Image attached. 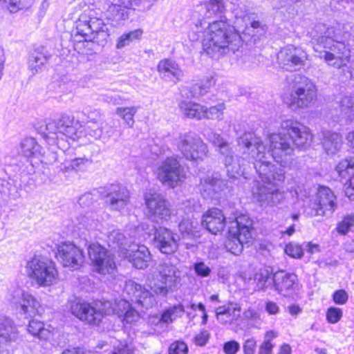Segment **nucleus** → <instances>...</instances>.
I'll return each instance as SVG.
<instances>
[{
	"label": "nucleus",
	"mask_w": 354,
	"mask_h": 354,
	"mask_svg": "<svg viewBox=\"0 0 354 354\" xmlns=\"http://www.w3.org/2000/svg\"><path fill=\"white\" fill-rule=\"evenodd\" d=\"M201 6L205 8L203 15L205 18H211L214 16L221 17V15L225 10L223 0H205L203 4Z\"/></svg>",
	"instance_id": "obj_36"
},
{
	"label": "nucleus",
	"mask_w": 354,
	"mask_h": 354,
	"mask_svg": "<svg viewBox=\"0 0 354 354\" xmlns=\"http://www.w3.org/2000/svg\"><path fill=\"white\" fill-rule=\"evenodd\" d=\"M15 322L6 317H0V354H10L12 343L19 340Z\"/></svg>",
	"instance_id": "obj_20"
},
{
	"label": "nucleus",
	"mask_w": 354,
	"mask_h": 354,
	"mask_svg": "<svg viewBox=\"0 0 354 354\" xmlns=\"http://www.w3.org/2000/svg\"><path fill=\"white\" fill-rule=\"evenodd\" d=\"M242 220V216L236 217L230 223L229 238L225 243V248L234 255H240L243 250V242L240 239L241 232L243 230Z\"/></svg>",
	"instance_id": "obj_24"
},
{
	"label": "nucleus",
	"mask_w": 354,
	"mask_h": 354,
	"mask_svg": "<svg viewBox=\"0 0 354 354\" xmlns=\"http://www.w3.org/2000/svg\"><path fill=\"white\" fill-rule=\"evenodd\" d=\"M212 78L210 80H208L205 84H203L201 83H197L192 85L190 88L191 96L193 97H198L200 96H203L208 92L209 87L212 84Z\"/></svg>",
	"instance_id": "obj_46"
},
{
	"label": "nucleus",
	"mask_w": 354,
	"mask_h": 354,
	"mask_svg": "<svg viewBox=\"0 0 354 354\" xmlns=\"http://www.w3.org/2000/svg\"><path fill=\"white\" fill-rule=\"evenodd\" d=\"M108 31H109V29H108L107 26L106 27V28L101 29V30L94 33L91 36V41H93V42H97V43L103 42V41H106L107 37L109 35V34L108 33Z\"/></svg>",
	"instance_id": "obj_64"
},
{
	"label": "nucleus",
	"mask_w": 354,
	"mask_h": 354,
	"mask_svg": "<svg viewBox=\"0 0 354 354\" xmlns=\"http://www.w3.org/2000/svg\"><path fill=\"white\" fill-rule=\"evenodd\" d=\"M137 110L138 109L135 106L118 107L116 109L115 113L122 118L128 127H132L134 124L133 117Z\"/></svg>",
	"instance_id": "obj_44"
},
{
	"label": "nucleus",
	"mask_w": 354,
	"mask_h": 354,
	"mask_svg": "<svg viewBox=\"0 0 354 354\" xmlns=\"http://www.w3.org/2000/svg\"><path fill=\"white\" fill-rule=\"evenodd\" d=\"M322 143L326 153L333 155L340 149L342 140L339 133L327 131L324 133Z\"/></svg>",
	"instance_id": "obj_34"
},
{
	"label": "nucleus",
	"mask_w": 354,
	"mask_h": 354,
	"mask_svg": "<svg viewBox=\"0 0 354 354\" xmlns=\"http://www.w3.org/2000/svg\"><path fill=\"white\" fill-rule=\"evenodd\" d=\"M312 139L306 127L292 120H283L279 132L269 137L271 156L277 162L290 164L292 160L293 146L306 149L310 146Z\"/></svg>",
	"instance_id": "obj_2"
},
{
	"label": "nucleus",
	"mask_w": 354,
	"mask_h": 354,
	"mask_svg": "<svg viewBox=\"0 0 354 354\" xmlns=\"http://www.w3.org/2000/svg\"><path fill=\"white\" fill-rule=\"evenodd\" d=\"M259 317V315L257 310L248 308L247 310H245V321L248 320V326H255Z\"/></svg>",
	"instance_id": "obj_59"
},
{
	"label": "nucleus",
	"mask_w": 354,
	"mask_h": 354,
	"mask_svg": "<svg viewBox=\"0 0 354 354\" xmlns=\"http://www.w3.org/2000/svg\"><path fill=\"white\" fill-rule=\"evenodd\" d=\"M335 200L336 197L330 189L324 186L319 187L316 202L311 205L308 214L312 216L331 215L337 207Z\"/></svg>",
	"instance_id": "obj_17"
},
{
	"label": "nucleus",
	"mask_w": 354,
	"mask_h": 354,
	"mask_svg": "<svg viewBox=\"0 0 354 354\" xmlns=\"http://www.w3.org/2000/svg\"><path fill=\"white\" fill-rule=\"evenodd\" d=\"M315 31L320 35L317 37V46L328 48L332 52L324 51L323 57L325 61L335 68H340L346 66L350 58V46L348 42L351 35L340 27H326L319 24L315 26Z\"/></svg>",
	"instance_id": "obj_3"
},
{
	"label": "nucleus",
	"mask_w": 354,
	"mask_h": 354,
	"mask_svg": "<svg viewBox=\"0 0 354 354\" xmlns=\"http://www.w3.org/2000/svg\"><path fill=\"white\" fill-rule=\"evenodd\" d=\"M252 135L245 132V153H248V161L252 165L262 183L256 181L252 192L261 206H274L284 198L277 186L285 179L284 167L287 164L279 162L277 166L268 160L266 147L259 138H253Z\"/></svg>",
	"instance_id": "obj_1"
},
{
	"label": "nucleus",
	"mask_w": 354,
	"mask_h": 354,
	"mask_svg": "<svg viewBox=\"0 0 354 354\" xmlns=\"http://www.w3.org/2000/svg\"><path fill=\"white\" fill-rule=\"evenodd\" d=\"M192 266L197 277L205 278L209 277L212 273V268L203 261H196Z\"/></svg>",
	"instance_id": "obj_49"
},
{
	"label": "nucleus",
	"mask_w": 354,
	"mask_h": 354,
	"mask_svg": "<svg viewBox=\"0 0 354 354\" xmlns=\"http://www.w3.org/2000/svg\"><path fill=\"white\" fill-rule=\"evenodd\" d=\"M336 171L342 176H344V173L354 174V160L347 158L342 160L337 165Z\"/></svg>",
	"instance_id": "obj_47"
},
{
	"label": "nucleus",
	"mask_w": 354,
	"mask_h": 354,
	"mask_svg": "<svg viewBox=\"0 0 354 354\" xmlns=\"http://www.w3.org/2000/svg\"><path fill=\"white\" fill-rule=\"evenodd\" d=\"M92 160L86 158H77L69 162L61 164L60 170L66 172L69 170H84L86 167L91 165Z\"/></svg>",
	"instance_id": "obj_40"
},
{
	"label": "nucleus",
	"mask_w": 354,
	"mask_h": 354,
	"mask_svg": "<svg viewBox=\"0 0 354 354\" xmlns=\"http://www.w3.org/2000/svg\"><path fill=\"white\" fill-rule=\"evenodd\" d=\"M209 338V332L206 330H203L194 337V342L198 346H204L206 345Z\"/></svg>",
	"instance_id": "obj_61"
},
{
	"label": "nucleus",
	"mask_w": 354,
	"mask_h": 354,
	"mask_svg": "<svg viewBox=\"0 0 354 354\" xmlns=\"http://www.w3.org/2000/svg\"><path fill=\"white\" fill-rule=\"evenodd\" d=\"M145 233L153 236L152 242L155 248L165 254H172L178 248V236L169 229L155 225H142Z\"/></svg>",
	"instance_id": "obj_9"
},
{
	"label": "nucleus",
	"mask_w": 354,
	"mask_h": 354,
	"mask_svg": "<svg viewBox=\"0 0 354 354\" xmlns=\"http://www.w3.org/2000/svg\"><path fill=\"white\" fill-rule=\"evenodd\" d=\"M225 187V182L218 174L201 179L200 190L205 198H214Z\"/></svg>",
	"instance_id": "obj_29"
},
{
	"label": "nucleus",
	"mask_w": 354,
	"mask_h": 354,
	"mask_svg": "<svg viewBox=\"0 0 354 354\" xmlns=\"http://www.w3.org/2000/svg\"><path fill=\"white\" fill-rule=\"evenodd\" d=\"M20 149L22 155L26 158L35 157L41 153V146L32 138H26L21 140Z\"/></svg>",
	"instance_id": "obj_38"
},
{
	"label": "nucleus",
	"mask_w": 354,
	"mask_h": 354,
	"mask_svg": "<svg viewBox=\"0 0 354 354\" xmlns=\"http://www.w3.org/2000/svg\"><path fill=\"white\" fill-rule=\"evenodd\" d=\"M177 147L183 156L190 160H203L207 153V146L194 132H188L179 137Z\"/></svg>",
	"instance_id": "obj_11"
},
{
	"label": "nucleus",
	"mask_w": 354,
	"mask_h": 354,
	"mask_svg": "<svg viewBox=\"0 0 354 354\" xmlns=\"http://www.w3.org/2000/svg\"><path fill=\"white\" fill-rule=\"evenodd\" d=\"M207 24V32L203 46L208 55L224 54L227 50L235 53L242 48L241 37L234 26L222 19Z\"/></svg>",
	"instance_id": "obj_4"
},
{
	"label": "nucleus",
	"mask_w": 354,
	"mask_h": 354,
	"mask_svg": "<svg viewBox=\"0 0 354 354\" xmlns=\"http://www.w3.org/2000/svg\"><path fill=\"white\" fill-rule=\"evenodd\" d=\"M145 214L151 222L160 225L170 219L171 212L169 203L161 194L147 191L144 195Z\"/></svg>",
	"instance_id": "obj_8"
},
{
	"label": "nucleus",
	"mask_w": 354,
	"mask_h": 354,
	"mask_svg": "<svg viewBox=\"0 0 354 354\" xmlns=\"http://www.w3.org/2000/svg\"><path fill=\"white\" fill-rule=\"evenodd\" d=\"M343 315L342 310L337 307H330L326 311V320L330 324H336L342 318Z\"/></svg>",
	"instance_id": "obj_54"
},
{
	"label": "nucleus",
	"mask_w": 354,
	"mask_h": 354,
	"mask_svg": "<svg viewBox=\"0 0 354 354\" xmlns=\"http://www.w3.org/2000/svg\"><path fill=\"white\" fill-rule=\"evenodd\" d=\"M245 217L246 215L245 214ZM245 244L250 242L248 241V239H253L256 236V230L253 227V221L248 218H245Z\"/></svg>",
	"instance_id": "obj_56"
},
{
	"label": "nucleus",
	"mask_w": 354,
	"mask_h": 354,
	"mask_svg": "<svg viewBox=\"0 0 354 354\" xmlns=\"http://www.w3.org/2000/svg\"><path fill=\"white\" fill-rule=\"evenodd\" d=\"M55 257L64 267L78 269L84 260L82 249L71 242H62L56 245Z\"/></svg>",
	"instance_id": "obj_15"
},
{
	"label": "nucleus",
	"mask_w": 354,
	"mask_h": 354,
	"mask_svg": "<svg viewBox=\"0 0 354 354\" xmlns=\"http://www.w3.org/2000/svg\"><path fill=\"white\" fill-rule=\"evenodd\" d=\"M138 0H109L110 5L106 10V16L108 20L115 21L118 24L129 19V10H135Z\"/></svg>",
	"instance_id": "obj_22"
},
{
	"label": "nucleus",
	"mask_w": 354,
	"mask_h": 354,
	"mask_svg": "<svg viewBox=\"0 0 354 354\" xmlns=\"http://www.w3.org/2000/svg\"><path fill=\"white\" fill-rule=\"evenodd\" d=\"M100 189L101 196L106 198L105 202L111 210L120 211L129 203V192L120 184H111Z\"/></svg>",
	"instance_id": "obj_16"
},
{
	"label": "nucleus",
	"mask_w": 354,
	"mask_h": 354,
	"mask_svg": "<svg viewBox=\"0 0 354 354\" xmlns=\"http://www.w3.org/2000/svg\"><path fill=\"white\" fill-rule=\"evenodd\" d=\"M220 153L225 156V165L230 178H238L239 176H243V169L239 164L236 162V160L232 155L231 149L227 142L218 147Z\"/></svg>",
	"instance_id": "obj_30"
},
{
	"label": "nucleus",
	"mask_w": 354,
	"mask_h": 354,
	"mask_svg": "<svg viewBox=\"0 0 354 354\" xmlns=\"http://www.w3.org/2000/svg\"><path fill=\"white\" fill-rule=\"evenodd\" d=\"M106 25L100 18L90 17L88 20V28L91 30L92 35L99 32L101 29L106 28Z\"/></svg>",
	"instance_id": "obj_58"
},
{
	"label": "nucleus",
	"mask_w": 354,
	"mask_h": 354,
	"mask_svg": "<svg viewBox=\"0 0 354 354\" xmlns=\"http://www.w3.org/2000/svg\"><path fill=\"white\" fill-rule=\"evenodd\" d=\"M69 308L72 315L82 322L90 325H98L100 323V314L95 313L94 306L80 298L71 300Z\"/></svg>",
	"instance_id": "obj_19"
},
{
	"label": "nucleus",
	"mask_w": 354,
	"mask_h": 354,
	"mask_svg": "<svg viewBox=\"0 0 354 354\" xmlns=\"http://www.w3.org/2000/svg\"><path fill=\"white\" fill-rule=\"evenodd\" d=\"M77 32L79 35L84 37L85 41L91 40L92 32L88 28V21H80V23L77 26Z\"/></svg>",
	"instance_id": "obj_55"
},
{
	"label": "nucleus",
	"mask_w": 354,
	"mask_h": 354,
	"mask_svg": "<svg viewBox=\"0 0 354 354\" xmlns=\"http://www.w3.org/2000/svg\"><path fill=\"white\" fill-rule=\"evenodd\" d=\"M180 281V272L169 261L160 263L152 274L150 288L157 296L166 297L174 292Z\"/></svg>",
	"instance_id": "obj_5"
},
{
	"label": "nucleus",
	"mask_w": 354,
	"mask_h": 354,
	"mask_svg": "<svg viewBox=\"0 0 354 354\" xmlns=\"http://www.w3.org/2000/svg\"><path fill=\"white\" fill-rule=\"evenodd\" d=\"M95 313H100L101 315L100 322L104 315H111L115 312V304L105 299L97 300L94 304Z\"/></svg>",
	"instance_id": "obj_43"
},
{
	"label": "nucleus",
	"mask_w": 354,
	"mask_h": 354,
	"mask_svg": "<svg viewBox=\"0 0 354 354\" xmlns=\"http://www.w3.org/2000/svg\"><path fill=\"white\" fill-rule=\"evenodd\" d=\"M77 125L78 123L75 121L73 116L63 114L59 119L47 122L45 125L46 132L44 133L47 138L53 140L58 139L62 136L74 139Z\"/></svg>",
	"instance_id": "obj_13"
},
{
	"label": "nucleus",
	"mask_w": 354,
	"mask_h": 354,
	"mask_svg": "<svg viewBox=\"0 0 354 354\" xmlns=\"http://www.w3.org/2000/svg\"><path fill=\"white\" fill-rule=\"evenodd\" d=\"M95 118L88 116L89 120L86 123V132L88 135L95 140L100 139L102 135V122L98 112L92 113Z\"/></svg>",
	"instance_id": "obj_37"
},
{
	"label": "nucleus",
	"mask_w": 354,
	"mask_h": 354,
	"mask_svg": "<svg viewBox=\"0 0 354 354\" xmlns=\"http://www.w3.org/2000/svg\"><path fill=\"white\" fill-rule=\"evenodd\" d=\"M158 178L164 185L175 187L185 178L184 168L178 157H169L158 168Z\"/></svg>",
	"instance_id": "obj_12"
},
{
	"label": "nucleus",
	"mask_w": 354,
	"mask_h": 354,
	"mask_svg": "<svg viewBox=\"0 0 354 354\" xmlns=\"http://www.w3.org/2000/svg\"><path fill=\"white\" fill-rule=\"evenodd\" d=\"M285 252L292 258L301 259L304 256V248L296 243H290L285 248Z\"/></svg>",
	"instance_id": "obj_50"
},
{
	"label": "nucleus",
	"mask_w": 354,
	"mask_h": 354,
	"mask_svg": "<svg viewBox=\"0 0 354 354\" xmlns=\"http://www.w3.org/2000/svg\"><path fill=\"white\" fill-rule=\"evenodd\" d=\"M107 243L109 247L113 249L118 248L123 255L130 247L129 241L120 230H113L109 232Z\"/></svg>",
	"instance_id": "obj_33"
},
{
	"label": "nucleus",
	"mask_w": 354,
	"mask_h": 354,
	"mask_svg": "<svg viewBox=\"0 0 354 354\" xmlns=\"http://www.w3.org/2000/svg\"><path fill=\"white\" fill-rule=\"evenodd\" d=\"M87 250L94 271L102 275L114 274L116 265L110 251L98 243L89 244Z\"/></svg>",
	"instance_id": "obj_10"
},
{
	"label": "nucleus",
	"mask_w": 354,
	"mask_h": 354,
	"mask_svg": "<svg viewBox=\"0 0 354 354\" xmlns=\"http://www.w3.org/2000/svg\"><path fill=\"white\" fill-rule=\"evenodd\" d=\"M297 281V276L295 274L279 270L272 275V288H274L279 294L287 297L293 292L294 286Z\"/></svg>",
	"instance_id": "obj_26"
},
{
	"label": "nucleus",
	"mask_w": 354,
	"mask_h": 354,
	"mask_svg": "<svg viewBox=\"0 0 354 354\" xmlns=\"http://www.w3.org/2000/svg\"><path fill=\"white\" fill-rule=\"evenodd\" d=\"M354 225V215L348 214L344 217L337 227V230L340 234H346Z\"/></svg>",
	"instance_id": "obj_51"
},
{
	"label": "nucleus",
	"mask_w": 354,
	"mask_h": 354,
	"mask_svg": "<svg viewBox=\"0 0 354 354\" xmlns=\"http://www.w3.org/2000/svg\"><path fill=\"white\" fill-rule=\"evenodd\" d=\"M276 336L277 335L272 330L266 333L265 340L259 348V354H272L274 346L272 344L271 340Z\"/></svg>",
	"instance_id": "obj_48"
},
{
	"label": "nucleus",
	"mask_w": 354,
	"mask_h": 354,
	"mask_svg": "<svg viewBox=\"0 0 354 354\" xmlns=\"http://www.w3.org/2000/svg\"><path fill=\"white\" fill-rule=\"evenodd\" d=\"M28 331L34 337L43 340H46L51 335L50 331L45 328L43 322L34 319L29 321Z\"/></svg>",
	"instance_id": "obj_39"
},
{
	"label": "nucleus",
	"mask_w": 354,
	"mask_h": 354,
	"mask_svg": "<svg viewBox=\"0 0 354 354\" xmlns=\"http://www.w3.org/2000/svg\"><path fill=\"white\" fill-rule=\"evenodd\" d=\"M239 348L240 345L235 340H230L223 344V351L226 354H236Z\"/></svg>",
	"instance_id": "obj_63"
},
{
	"label": "nucleus",
	"mask_w": 354,
	"mask_h": 354,
	"mask_svg": "<svg viewBox=\"0 0 354 354\" xmlns=\"http://www.w3.org/2000/svg\"><path fill=\"white\" fill-rule=\"evenodd\" d=\"M226 225V218L222 210L209 209L202 216L201 225L213 234L221 232Z\"/></svg>",
	"instance_id": "obj_25"
},
{
	"label": "nucleus",
	"mask_w": 354,
	"mask_h": 354,
	"mask_svg": "<svg viewBox=\"0 0 354 354\" xmlns=\"http://www.w3.org/2000/svg\"><path fill=\"white\" fill-rule=\"evenodd\" d=\"M124 257L127 258L133 266L137 269H145L148 266L151 260V254L147 247L145 245L138 246L136 251L124 252Z\"/></svg>",
	"instance_id": "obj_31"
},
{
	"label": "nucleus",
	"mask_w": 354,
	"mask_h": 354,
	"mask_svg": "<svg viewBox=\"0 0 354 354\" xmlns=\"http://www.w3.org/2000/svg\"><path fill=\"white\" fill-rule=\"evenodd\" d=\"M348 299V295L343 289L337 290L333 294V300L336 304L343 305L347 302Z\"/></svg>",
	"instance_id": "obj_60"
},
{
	"label": "nucleus",
	"mask_w": 354,
	"mask_h": 354,
	"mask_svg": "<svg viewBox=\"0 0 354 354\" xmlns=\"http://www.w3.org/2000/svg\"><path fill=\"white\" fill-rule=\"evenodd\" d=\"M127 306L128 308L124 314V321L127 324L136 322L139 318L138 313L133 308L129 307V304Z\"/></svg>",
	"instance_id": "obj_62"
},
{
	"label": "nucleus",
	"mask_w": 354,
	"mask_h": 354,
	"mask_svg": "<svg viewBox=\"0 0 354 354\" xmlns=\"http://www.w3.org/2000/svg\"><path fill=\"white\" fill-rule=\"evenodd\" d=\"M223 109L224 104L220 102L214 106L209 105V107L203 106L204 115H203V118L212 120L218 119L222 115Z\"/></svg>",
	"instance_id": "obj_45"
},
{
	"label": "nucleus",
	"mask_w": 354,
	"mask_h": 354,
	"mask_svg": "<svg viewBox=\"0 0 354 354\" xmlns=\"http://www.w3.org/2000/svg\"><path fill=\"white\" fill-rule=\"evenodd\" d=\"M15 294L18 300L15 303L20 308V313L26 317H32L43 313L44 309L40 303L32 295L21 290H17Z\"/></svg>",
	"instance_id": "obj_23"
},
{
	"label": "nucleus",
	"mask_w": 354,
	"mask_h": 354,
	"mask_svg": "<svg viewBox=\"0 0 354 354\" xmlns=\"http://www.w3.org/2000/svg\"><path fill=\"white\" fill-rule=\"evenodd\" d=\"M272 270L270 268L261 267L254 269L253 277H250L249 280H254L256 283V287L259 290H266L272 286Z\"/></svg>",
	"instance_id": "obj_32"
},
{
	"label": "nucleus",
	"mask_w": 354,
	"mask_h": 354,
	"mask_svg": "<svg viewBox=\"0 0 354 354\" xmlns=\"http://www.w3.org/2000/svg\"><path fill=\"white\" fill-rule=\"evenodd\" d=\"M143 34V30L140 28L136 29L134 30L130 31L127 33H124L121 35L118 39L116 44V47L118 49H121L126 46L130 44L133 40L138 39L141 38Z\"/></svg>",
	"instance_id": "obj_42"
},
{
	"label": "nucleus",
	"mask_w": 354,
	"mask_h": 354,
	"mask_svg": "<svg viewBox=\"0 0 354 354\" xmlns=\"http://www.w3.org/2000/svg\"><path fill=\"white\" fill-rule=\"evenodd\" d=\"M179 230L183 239H192L197 236L198 234L197 222L184 219L179 223Z\"/></svg>",
	"instance_id": "obj_41"
},
{
	"label": "nucleus",
	"mask_w": 354,
	"mask_h": 354,
	"mask_svg": "<svg viewBox=\"0 0 354 354\" xmlns=\"http://www.w3.org/2000/svg\"><path fill=\"white\" fill-rule=\"evenodd\" d=\"M188 351L187 344L180 340L174 342L169 347V354H187Z\"/></svg>",
	"instance_id": "obj_53"
},
{
	"label": "nucleus",
	"mask_w": 354,
	"mask_h": 354,
	"mask_svg": "<svg viewBox=\"0 0 354 354\" xmlns=\"http://www.w3.org/2000/svg\"><path fill=\"white\" fill-rule=\"evenodd\" d=\"M307 59V54L294 46H287L277 54V61L280 67L287 71L300 70L306 65Z\"/></svg>",
	"instance_id": "obj_14"
},
{
	"label": "nucleus",
	"mask_w": 354,
	"mask_h": 354,
	"mask_svg": "<svg viewBox=\"0 0 354 354\" xmlns=\"http://www.w3.org/2000/svg\"><path fill=\"white\" fill-rule=\"evenodd\" d=\"M50 57V53L44 46L35 48L29 55L28 62V69L32 74L35 75L44 71Z\"/></svg>",
	"instance_id": "obj_28"
},
{
	"label": "nucleus",
	"mask_w": 354,
	"mask_h": 354,
	"mask_svg": "<svg viewBox=\"0 0 354 354\" xmlns=\"http://www.w3.org/2000/svg\"><path fill=\"white\" fill-rule=\"evenodd\" d=\"M124 292L129 295V298L133 302L146 309L152 308L156 304L153 294L133 281L129 280L126 282Z\"/></svg>",
	"instance_id": "obj_18"
},
{
	"label": "nucleus",
	"mask_w": 354,
	"mask_h": 354,
	"mask_svg": "<svg viewBox=\"0 0 354 354\" xmlns=\"http://www.w3.org/2000/svg\"><path fill=\"white\" fill-rule=\"evenodd\" d=\"M245 42L246 44H255L263 36L268 26L261 21V17L255 13H247L245 11Z\"/></svg>",
	"instance_id": "obj_21"
},
{
	"label": "nucleus",
	"mask_w": 354,
	"mask_h": 354,
	"mask_svg": "<svg viewBox=\"0 0 354 354\" xmlns=\"http://www.w3.org/2000/svg\"><path fill=\"white\" fill-rule=\"evenodd\" d=\"M291 93L289 106L292 110L306 108L317 100V91L315 83L301 75H294L290 82Z\"/></svg>",
	"instance_id": "obj_6"
},
{
	"label": "nucleus",
	"mask_w": 354,
	"mask_h": 354,
	"mask_svg": "<svg viewBox=\"0 0 354 354\" xmlns=\"http://www.w3.org/2000/svg\"><path fill=\"white\" fill-rule=\"evenodd\" d=\"M157 70L160 77L166 81L176 82L184 75L177 62L171 59L160 60L158 64Z\"/></svg>",
	"instance_id": "obj_27"
},
{
	"label": "nucleus",
	"mask_w": 354,
	"mask_h": 354,
	"mask_svg": "<svg viewBox=\"0 0 354 354\" xmlns=\"http://www.w3.org/2000/svg\"><path fill=\"white\" fill-rule=\"evenodd\" d=\"M183 114L191 119L201 120L204 115L203 106L192 102H181L179 104Z\"/></svg>",
	"instance_id": "obj_35"
},
{
	"label": "nucleus",
	"mask_w": 354,
	"mask_h": 354,
	"mask_svg": "<svg viewBox=\"0 0 354 354\" xmlns=\"http://www.w3.org/2000/svg\"><path fill=\"white\" fill-rule=\"evenodd\" d=\"M26 0H8L7 10L11 13H15L26 7Z\"/></svg>",
	"instance_id": "obj_57"
},
{
	"label": "nucleus",
	"mask_w": 354,
	"mask_h": 354,
	"mask_svg": "<svg viewBox=\"0 0 354 354\" xmlns=\"http://www.w3.org/2000/svg\"><path fill=\"white\" fill-rule=\"evenodd\" d=\"M26 268L28 275L41 286H50L57 277L55 263L42 256H35Z\"/></svg>",
	"instance_id": "obj_7"
},
{
	"label": "nucleus",
	"mask_w": 354,
	"mask_h": 354,
	"mask_svg": "<svg viewBox=\"0 0 354 354\" xmlns=\"http://www.w3.org/2000/svg\"><path fill=\"white\" fill-rule=\"evenodd\" d=\"M340 109L342 113L350 116L354 111V96L346 95L340 101Z\"/></svg>",
	"instance_id": "obj_52"
}]
</instances>
